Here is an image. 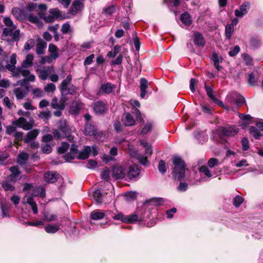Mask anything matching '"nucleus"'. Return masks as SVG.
<instances>
[{
  "instance_id": "1",
  "label": "nucleus",
  "mask_w": 263,
  "mask_h": 263,
  "mask_svg": "<svg viewBox=\"0 0 263 263\" xmlns=\"http://www.w3.org/2000/svg\"><path fill=\"white\" fill-rule=\"evenodd\" d=\"M173 164L175 165L173 172L174 177L178 180L183 179L189 180V177L185 175L186 169L184 161L181 158L175 156L173 158Z\"/></svg>"
},
{
  "instance_id": "2",
  "label": "nucleus",
  "mask_w": 263,
  "mask_h": 263,
  "mask_svg": "<svg viewBox=\"0 0 263 263\" xmlns=\"http://www.w3.org/2000/svg\"><path fill=\"white\" fill-rule=\"evenodd\" d=\"M58 129H54L53 135L57 139L67 137L70 142H73V137L70 135L71 129L65 120H61L59 123Z\"/></svg>"
},
{
  "instance_id": "3",
  "label": "nucleus",
  "mask_w": 263,
  "mask_h": 263,
  "mask_svg": "<svg viewBox=\"0 0 263 263\" xmlns=\"http://www.w3.org/2000/svg\"><path fill=\"white\" fill-rule=\"evenodd\" d=\"M140 144L145 148V156L139 155L137 152L132 149H129V154L132 157L136 158L141 164L146 165L148 163L147 158L152 154V148L151 145L144 140H141Z\"/></svg>"
},
{
  "instance_id": "4",
  "label": "nucleus",
  "mask_w": 263,
  "mask_h": 263,
  "mask_svg": "<svg viewBox=\"0 0 263 263\" xmlns=\"http://www.w3.org/2000/svg\"><path fill=\"white\" fill-rule=\"evenodd\" d=\"M25 12L26 14L24 18L38 26L42 25V22L38 16H41V14L40 12H37L36 4L32 3L29 4L25 8Z\"/></svg>"
},
{
  "instance_id": "5",
  "label": "nucleus",
  "mask_w": 263,
  "mask_h": 263,
  "mask_svg": "<svg viewBox=\"0 0 263 263\" xmlns=\"http://www.w3.org/2000/svg\"><path fill=\"white\" fill-rule=\"evenodd\" d=\"M72 76L68 75L61 82L59 88L62 96L66 98L67 95H75L77 93L78 87L71 84Z\"/></svg>"
},
{
  "instance_id": "6",
  "label": "nucleus",
  "mask_w": 263,
  "mask_h": 263,
  "mask_svg": "<svg viewBox=\"0 0 263 263\" xmlns=\"http://www.w3.org/2000/svg\"><path fill=\"white\" fill-rule=\"evenodd\" d=\"M239 129L236 125L220 126L217 129L218 134L221 137H233L236 135Z\"/></svg>"
},
{
  "instance_id": "7",
  "label": "nucleus",
  "mask_w": 263,
  "mask_h": 263,
  "mask_svg": "<svg viewBox=\"0 0 263 263\" xmlns=\"http://www.w3.org/2000/svg\"><path fill=\"white\" fill-rule=\"evenodd\" d=\"M140 172L141 170L138 165L135 164L130 165L128 170H126V180H137L139 178Z\"/></svg>"
},
{
  "instance_id": "8",
  "label": "nucleus",
  "mask_w": 263,
  "mask_h": 263,
  "mask_svg": "<svg viewBox=\"0 0 263 263\" xmlns=\"http://www.w3.org/2000/svg\"><path fill=\"white\" fill-rule=\"evenodd\" d=\"M111 176L114 179H126V170L119 165H115L112 169Z\"/></svg>"
},
{
  "instance_id": "9",
  "label": "nucleus",
  "mask_w": 263,
  "mask_h": 263,
  "mask_svg": "<svg viewBox=\"0 0 263 263\" xmlns=\"http://www.w3.org/2000/svg\"><path fill=\"white\" fill-rule=\"evenodd\" d=\"M32 119H30L29 121H27L24 117H20L17 120L13 121L12 124L13 125L27 130L32 128Z\"/></svg>"
},
{
  "instance_id": "10",
  "label": "nucleus",
  "mask_w": 263,
  "mask_h": 263,
  "mask_svg": "<svg viewBox=\"0 0 263 263\" xmlns=\"http://www.w3.org/2000/svg\"><path fill=\"white\" fill-rule=\"evenodd\" d=\"M250 3L245 2L240 7L239 9L235 10V15L236 17L241 18L246 14L250 8Z\"/></svg>"
},
{
  "instance_id": "11",
  "label": "nucleus",
  "mask_w": 263,
  "mask_h": 263,
  "mask_svg": "<svg viewBox=\"0 0 263 263\" xmlns=\"http://www.w3.org/2000/svg\"><path fill=\"white\" fill-rule=\"evenodd\" d=\"M94 111L96 114H103L107 109L106 104L102 101L95 102L92 104Z\"/></svg>"
},
{
  "instance_id": "12",
  "label": "nucleus",
  "mask_w": 263,
  "mask_h": 263,
  "mask_svg": "<svg viewBox=\"0 0 263 263\" xmlns=\"http://www.w3.org/2000/svg\"><path fill=\"white\" fill-rule=\"evenodd\" d=\"M84 7L82 0H74L70 9V13L75 15L81 11Z\"/></svg>"
},
{
  "instance_id": "13",
  "label": "nucleus",
  "mask_w": 263,
  "mask_h": 263,
  "mask_svg": "<svg viewBox=\"0 0 263 263\" xmlns=\"http://www.w3.org/2000/svg\"><path fill=\"white\" fill-rule=\"evenodd\" d=\"M60 175L56 172H47L44 174V180L47 183H53L57 181Z\"/></svg>"
},
{
  "instance_id": "14",
  "label": "nucleus",
  "mask_w": 263,
  "mask_h": 263,
  "mask_svg": "<svg viewBox=\"0 0 263 263\" xmlns=\"http://www.w3.org/2000/svg\"><path fill=\"white\" fill-rule=\"evenodd\" d=\"M78 146L74 144H72L70 152L65 155V159L67 161H70L78 157Z\"/></svg>"
},
{
  "instance_id": "15",
  "label": "nucleus",
  "mask_w": 263,
  "mask_h": 263,
  "mask_svg": "<svg viewBox=\"0 0 263 263\" xmlns=\"http://www.w3.org/2000/svg\"><path fill=\"white\" fill-rule=\"evenodd\" d=\"M67 100V98L65 97H62L60 102L56 98H54L52 100L51 106L54 109H64L65 108V103Z\"/></svg>"
},
{
  "instance_id": "16",
  "label": "nucleus",
  "mask_w": 263,
  "mask_h": 263,
  "mask_svg": "<svg viewBox=\"0 0 263 263\" xmlns=\"http://www.w3.org/2000/svg\"><path fill=\"white\" fill-rule=\"evenodd\" d=\"M29 92L26 87H20L13 90V92L18 100L22 99Z\"/></svg>"
},
{
  "instance_id": "17",
  "label": "nucleus",
  "mask_w": 263,
  "mask_h": 263,
  "mask_svg": "<svg viewBox=\"0 0 263 263\" xmlns=\"http://www.w3.org/2000/svg\"><path fill=\"white\" fill-rule=\"evenodd\" d=\"M9 170L11 174L8 177V178L14 183L16 180V178L20 175L21 172L19 171L18 167L15 166H11Z\"/></svg>"
},
{
  "instance_id": "18",
  "label": "nucleus",
  "mask_w": 263,
  "mask_h": 263,
  "mask_svg": "<svg viewBox=\"0 0 263 263\" xmlns=\"http://www.w3.org/2000/svg\"><path fill=\"white\" fill-rule=\"evenodd\" d=\"M122 121L125 126H133L135 124V120L129 112H125L122 117Z\"/></svg>"
},
{
  "instance_id": "19",
  "label": "nucleus",
  "mask_w": 263,
  "mask_h": 263,
  "mask_svg": "<svg viewBox=\"0 0 263 263\" xmlns=\"http://www.w3.org/2000/svg\"><path fill=\"white\" fill-rule=\"evenodd\" d=\"M16 64V54L15 53L12 54L10 58L9 63H8L6 65V68L9 71L12 72L13 73L15 71L16 67L15 64Z\"/></svg>"
},
{
  "instance_id": "20",
  "label": "nucleus",
  "mask_w": 263,
  "mask_h": 263,
  "mask_svg": "<svg viewBox=\"0 0 263 263\" xmlns=\"http://www.w3.org/2000/svg\"><path fill=\"white\" fill-rule=\"evenodd\" d=\"M91 152V147L89 146H85L83 149L79 153L77 158L79 159L85 160L89 157Z\"/></svg>"
},
{
  "instance_id": "21",
  "label": "nucleus",
  "mask_w": 263,
  "mask_h": 263,
  "mask_svg": "<svg viewBox=\"0 0 263 263\" xmlns=\"http://www.w3.org/2000/svg\"><path fill=\"white\" fill-rule=\"evenodd\" d=\"M194 43L195 45L199 47H203L205 45V41L203 35L199 32L194 33Z\"/></svg>"
},
{
  "instance_id": "22",
  "label": "nucleus",
  "mask_w": 263,
  "mask_h": 263,
  "mask_svg": "<svg viewBox=\"0 0 263 263\" xmlns=\"http://www.w3.org/2000/svg\"><path fill=\"white\" fill-rule=\"evenodd\" d=\"M140 84L141 91L140 97L142 98H144L147 93L146 89L148 87V81L144 78H141L140 80Z\"/></svg>"
},
{
  "instance_id": "23",
  "label": "nucleus",
  "mask_w": 263,
  "mask_h": 263,
  "mask_svg": "<svg viewBox=\"0 0 263 263\" xmlns=\"http://www.w3.org/2000/svg\"><path fill=\"white\" fill-rule=\"evenodd\" d=\"M96 127L94 125L87 122L85 124L83 133L86 135L92 136L96 134Z\"/></svg>"
},
{
  "instance_id": "24",
  "label": "nucleus",
  "mask_w": 263,
  "mask_h": 263,
  "mask_svg": "<svg viewBox=\"0 0 263 263\" xmlns=\"http://www.w3.org/2000/svg\"><path fill=\"white\" fill-rule=\"evenodd\" d=\"M205 89L207 95L212 100H213L214 102L216 103L219 105H222V102L221 101L217 99L214 95L213 90L211 87L208 86L206 85H205Z\"/></svg>"
},
{
  "instance_id": "25",
  "label": "nucleus",
  "mask_w": 263,
  "mask_h": 263,
  "mask_svg": "<svg viewBox=\"0 0 263 263\" xmlns=\"http://www.w3.org/2000/svg\"><path fill=\"white\" fill-rule=\"evenodd\" d=\"M11 13L17 19H23L25 18L26 14L25 8L21 9L19 8H14L12 9Z\"/></svg>"
},
{
  "instance_id": "26",
  "label": "nucleus",
  "mask_w": 263,
  "mask_h": 263,
  "mask_svg": "<svg viewBox=\"0 0 263 263\" xmlns=\"http://www.w3.org/2000/svg\"><path fill=\"white\" fill-rule=\"evenodd\" d=\"M51 69L50 67H48L39 69L38 70L39 78L43 80H46L51 73Z\"/></svg>"
},
{
  "instance_id": "27",
  "label": "nucleus",
  "mask_w": 263,
  "mask_h": 263,
  "mask_svg": "<svg viewBox=\"0 0 263 263\" xmlns=\"http://www.w3.org/2000/svg\"><path fill=\"white\" fill-rule=\"evenodd\" d=\"M39 134V131L37 129H33L29 132L24 139V141L27 143L31 142L36 138Z\"/></svg>"
},
{
  "instance_id": "28",
  "label": "nucleus",
  "mask_w": 263,
  "mask_h": 263,
  "mask_svg": "<svg viewBox=\"0 0 263 263\" xmlns=\"http://www.w3.org/2000/svg\"><path fill=\"white\" fill-rule=\"evenodd\" d=\"M26 68L22 66L17 67L15 71L13 73L14 76L19 77L20 74H21L24 77H27L30 73V72Z\"/></svg>"
},
{
  "instance_id": "29",
  "label": "nucleus",
  "mask_w": 263,
  "mask_h": 263,
  "mask_svg": "<svg viewBox=\"0 0 263 263\" xmlns=\"http://www.w3.org/2000/svg\"><path fill=\"white\" fill-rule=\"evenodd\" d=\"M83 107V104L82 103L74 101L70 107V111L73 115L78 114Z\"/></svg>"
},
{
  "instance_id": "30",
  "label": "nucleus",
  "mask_w": 263,
  "mask_h": 263,
  "mask_svg": "<svg viewBox=\"0 0 263 263\" xmlns=\"http://www.w3.org/2000/svg\"><path fill=\"white\" fill-rule=\"evenodd\" d=\"M10 205L8 203H4L0 208V218L9 217Z\"/></svg>"
},
{
  "instance_id": "31",
  "label": "nucleus",
  "mask_w": 263,
  "mask_h": 263,
  "mask_svg": "<svg viewBox=\"0 0 263 263\" xmlns=\"http://www.w3.org/2000/svg\"><path fill=\"white\" fill-rule=\"evenodd\" d=\"M212 61L214 63V66L218 71L222 69V67L219 65L220 63L222 62V58L219 57L216 53H214L212 55Z\"/></svg>"
},
{
  "instance_id": "32",
  "label": "nucleus",
  "mask_w": 263,
  "mask_h": 263,
  "mask_svg": "<svg viewBox=\"0 0 263 263\" xmlns=\"http://www.w3.org/2000/svg\"><path fill=\"white\" fill-rule=\"evenodd\" d=\"M34 57L32 54H28L26 55L25 59L23 61L21 66L25 68H29L33 65Z\"/></svg>"
},
{
  "instance_id": "33",
  "label": "nucleus",
  "mask_w": 263,
  "mask_h": 263,
  "mask_svg": "<svg viewBox=\"0 0 263 263\" xmlns=\"http://www.w3.org/2000/svg\"><path fill=\"white\" fill-rule=\"evenodd\" d=\"M115 85H113L110 83H106L104 84H103L101 85V89L102 91L106 93V94H109L114 89H115Z\"/></svg>"
},
{
  "instance_id": "34",
  "label": "nucleus",
  "mask_w": 263,
  "mask_h": 263,
  "mask_svg": "<svg viewBox=\"0 0 263 263\" xmlns=\"http://www.w3.org/2000/svg\"><path fill=\"white\" fill-rule=\"evenodd\" d=\"M47 44L43 40L39 41L36 44V52L38 54L44 53Z\"/></svg>"
},
{
  "instance_id": "35",
  "label": "nucleus",
  "mask_w": 263,
  "mask_h": 263,
  "mask_svg": "<svg viewBox=\"0 0 263 263\" xmlns=\"http://www.w3.org/2000/svg\"><path fill=\"white\" fill-rule=\"evenodd\" d=\"M180 20L182 23L186 26H190L192 23L191 16L187 12H184L181 15Z\"/></svg>"
},
{
  "instance_id": "36",
  "label": "nucleus",
  "mask_w": 263,
  "mask_h": 263,
  "mask_svg": "<svg viewBox=\"0 0 263 263\" xmlns=\"http://www.w3.org/2000/svg\"><path fill=\"white\" fill-rule=\"evenodd\" d=\"M28 158V154L24 152H21L17 156V162L21 165H23L26 163Z\"/></svg>"
},
{
  "instance_id": "37",
  "label": "nucleus",
  "mask_w": 263,
  "mask_h": 263,
  "mask_svg": "<svg viewBox=\"0 0 263 263\" xmlns=\"http://www.w3.org/2000/svg\"><path fill=\"white\" fill-rule=\"evenodd\" d=\"M154 126V122L152 121H147L143 127L141 134L142 135L146 134L147 133L151 132L152 130L153 127Z\"/></svg>"
},
{
  "instance_id": "38",
  "label": "nucleus",
  "mask_w": 263,
  "mask_h": 263,
  "mask_svg": "<svg viewBox=\"0 0 263 263\" xmlns=\"http://www.w3.org/2000/svg\"><path fill=\"white\" fill-rule=\"evenodd\" d=\"M9 181L11 180L7 178L6 180L2 183V186L6 191H13L15 189L14 186Z\"/></svg>"
},
{
  "instance_id": "39",
  "label": "nucleus",
  "mask_w": 263,
  "mask_h": 263,
  "mask_svg": "<svg viewBox=\"0 0 263 263\" xmlns=\"http://www.w3.org/2000/svg\"><path fill=\"white\" fill-rule=\"evenodd\" d=\"M48 50L53 60H55L58 57V48L55 45L53 44L49 45Z\"/></svg>"
},
{
  "instance_id": "40",
  "label": "nucleus",
  "mask_w": 263,
  "mask_h": 263,
  "mask_svg": "<svg viewBox=\"0 0 263 263\" xmlns=\"http://www.w3.org/2000/svg\"><path fill=\"white\" fill-rule=\"evenodd\" d=\"M59 229V226L57 224H49L45 227V231L48 233H55Z\"/></svg>"
},
{
  "instance_id": "41",
  "label": "nucleus",
  "mask_w": 263,
  "mask_h": 263,
  "mask_svg": "<svg viewBox=\"0 0 263 263\" xmlns=\"http://www.w3.org/2000/svg\"><path fill=\"white\" fill-rule=\"evenodd\" d=\"M121 46L119 45H115L112 49V51L107 52V57L109 58H114L120 52L121 50Z\"/></svg>"
},
{
  "instance_id": "42",
  "label": "nucleus",
  "mask_w": 263,
  "mask_h": 263,
  "mask_svg": "<svg viewBox=\"0 0 263 263\" xmlns=\"http://www.w3.org/2000/svg\"><path fill=\"white\" fill-rule=\"evenodd\" d=\"M105 216V214L103 212L98 211H94L91 213L90 217L93 220H99L103 218Z\"/></svg>"
},
{
  "instance_id": "43",
  "label": "nucleus",
  "mask_w": 263,
  "mask_h": 263,
  "mask_svg": "<svg viewBox=\"0 0 263 263\" xmlns=\"http://www.w3.org/2000/svg\"><path fill=\"white\" fill-rule=\"evenodd\" d=\"M93 197L98 203H102L103 202V195L100 190H96L93 193Z\"/></svg>"
},
{
  "instance_id": "44",
  "label": "nucleus",
  "mask_w": 263,
  "mask_h": 263,
  "mask_svg": "<svg viewBox=\"0 0 263 263\" xmlns=\"http://www.w3.org/2000/svg\"><path fill=\"white\" fill-rule=\"evenodd\" d=\"M250 134L256 139H259L261 136L260 131L257 127L251 126L250 128Z\"/></svg>"
},
{
  "instance_id": "45",
  "label": "nucleus",
  "mask_w": 263,
  "mask_h": 263,
  "mask_svg": "<svg viewBox=\"0 0 263 263\" xmlns=\"http://www.w3.org/2000/svg\"><path fill=\"white\" fill-rule=\"evenodd\" d=\"M26 202L31 206L32 210L34 214H36L37 213V207L35 202L34 201L32 198H28L26 199Z\"/></svg>"
},
{
  "instance_id": "46",
  "label": "nucleus",
  "mask_w": 263,
  "mask_h": 263,
  "mask_svg": "<svg viewBox=\"0 0 263 263\" xmlns=\"http://www.w3.org/2000/svg\"><path fill=\"white\" fill-rule=\"evenodd\" d=\"M110 216L116 220H120L124 222L125 216L122 213H118L116 214L114 212H110Z\"/></svg>"
},
{
  "instance_id": "47",
  "label": "nucleus",
  "mask_w": 263,
  "mask_h": 263,
  "mask_svg": "<svg viewBox=\"0 0 263 263\" xmlns=\"http://www.w3.org/2000/svg\"><path fill=\"white\" fill-rule=\"evenodd\" d=\"M234 31V27L232 25H228L226 27L225 34L226 38L230 40Z\"/></svg>"
},
{
  "instance_id": "48",
  "label": "nucleus",
  "mask_w": 263,
  "mask_h": 263,
  "mask_svg": "<svg viewBox=\"0 0 263 263\" xmlns=\"http://www.w3.org/2000/svg\"><path fill=\"white\" fill-rule=\"evenodd\" d=\"M138 216L137 214H132L130 215L125 216L124 222L133 223L138 221Z\"/></svg>"
},
{
  "instance_id": "49",
  "label": "nucleus",
  "mask_w": 263,
  "mask_h": 263,
  "mask_svg": "<svg viewBox=\"0 0 263 263\" xmlns=\"http://www.w3.org/2000/svg\"><path fill=\"white\" fill-rule=\"evenodd\" d=\"M199 171L207 177H211L212 176L211 172L206 166H202L199 168Z\"/></svg>"
},
{
  "instance_id": "50",
  "label": "nucleus",
  "mask_w": 263,
  "mask_h": 263,
  "mask_svg": "<svg viewBox=\"0 0 263 263\" xmlns=\"http://www.w3.org/2000/svg\"><path fill=\"white\" fill-rule=\"evenodd\" d=\"M69 146V145L67 142H62L61 146L58 148V151L59 153L63 154L65 153L68 150Z\"/></svg>"
},
{
  "instance_id": "51",
  "label": "nucleus",
  "mask_w": 263,
  "mask_h": 263,
  "mask_svg": "<svg viewBox=\"0 0 263 263\" xmlns=\"http://www.w3.org/2000/svg\"><path fill=\"white\" fill-rule=\"evenodd\" d=\"M45 220L47 221H52L56 219L57 216L53 214H51L48 212H45L44 214Z\"/></svg>"
},
{
  "instance_id": "52",
  "label": "nucleus",
  "mask_w": 263,
  "mask_h": 263,
  "mask_svg": "<svg viewBox=\"0 0 263 263\" xmlns=\"http://www.w3.org/2000/svg\"><path fill=\"white\" fill-rule=\"evenodd\" d=\"M243 201V198L239 195H237L233 199V204L235 207L238 208Z\"/></svg>"
},
{
  "instance_id": "53",
  "label": "nucleus",
  "mask_w": 263,
  "mask_h": 263,
  "mask_svg": "<svg viewBox=\"0 0 263 263\" xmlns=\"http://www.w3.org/2000/svg\"><path fill=\"white\" fill-rule=\"evenodd\" d=\"M4 23L7 27H12L16 28V26L14 25L12 21L9 17H5L4 18Z\"/></svg>"
},
{
  "instance_id": "54",
  "label": "nucleus",
  "mask_w": 263,
  "mask_h": 263,
  "mask_svg": "<svg viewBox=\"0 0 263 263\" xmlns=\"http://www.w3.org/2000/svg\"><path fill=\"white\" fill-rule=\"evenodd\" d=\"M123 59V55L122 54H119L117 58L110 62L111 65H120L122 64Z\"/></svg>"
},
{
  "instance_id": "55",
  "label": "nucleus",
  "mask_w": 263,
  "mask_h": 263,
  "mask_svg": "<svg viewBox=\"0 0 263 263\" xmlns=\"http://www.w3.org/2000/svg\"><path fill=\"white\" fill-rule=\"evenodd\" d=\"M116 8L115 6L111 5L103 9V12L106 15H111L115 12Z\"/></svg>"
},
{
  "instance_id": "56",
  "label": "nucleus",
  "mask_w": 263,
  "mask_h": 263,
  "mask_svg": "<svg viewBox=\"0 0 263 263\" xmlns=\"http://www.w3.org/2000/svg\"><path fill=\"white\" fill-rule=\"evenodd\" d=\"M35 45V41L33 39H30L27 41L24 45V49L26 50H29Z\"/></svg>"
},
{
  "instance_id": "57",
  "label": "nucleus",
  "mask_w": 263,
  "mask_h": 263,
  "mask_svg": "<svg viewBox=\"0 0 263 263\" xmlns=\"http://www.w3.org/2000/svg\"><path fill=\"white\" fill-rule=\"evenodd\" d=\"M35 195H39L41 198H44L46 195V191L42 187H39L35 189Z\"/></svg>"
},
{
  "instance_id": "58",
  "label": "nucleus",
  "mask_w": 263,
  "mask_h": 263,
  "mask_svg": "<svg viewBox=\"0 0 263 263\" xmlns=\"http://www.w3.org/2000/svg\"><path fill=\"white\" fill-rule=\"evenodd\" d=\"M49 12L52 15L54 19L58 18L61 15V11L58 9H50Z\"/></svg>"
},
{
  "instance_id": "59",
  "label": "nucleus",
  "mask_w": 263,
  "mask_h": 263,
  "mask_svg": "<svg viewBox=\"0 0 263 263\" xmlns=\"http://www.w3.org/2000/svg\"><path fill=\"white\" fill-rule=\"evenodd\" d=\"M55 90V85L53 83H49L44 87V90L47 92H52Z\"/></svg>"
},
{
  "instance_id": "60",
  "label": "nucleus",
  "mask_w": 263,
  "mask_h": 263,
  "mask_svg": "<svg viewBox=\"0 0 263 263\" xmlns=\"http://www.w3.org/2000/svg\"><path fill=\"white\" fill-rule=\"evenodd\" d=\"M242 145V149L243 151H247L249 148V141L246 138H243L241 141Z\"/></svg>"
},
{
  "instance_id": "61",
  "label": "nucleus",
  "mask_w": 263,
  "mask_h": 263,
  "mask_svg": "<svg viewBox=\"0 0 263 263\" xmlns=\"http://www.w3.org/2000/svg\"><path fill=\"white\" fill-rule=\"evenodd\" d=\"M158 170L162 174H164L165 173L166 171L165 164L163 160H160L159 161L158 164Z\"/></svg>"
},
{
  "instance_id": "62",
  "label": "nucleus",
  "mask_w": 263,
  "mask_h": 263,
  "mask_svg": "<svg viewBox=\"0 0 263 263\" xmlns=\"http://www.w3.org/2000/svg\"><path fill=\"white\" fill-rule=\"evenodd\" d=\"M3 103L5 106L8 107L9 109H11L14 106L13 103L11 102L8 97H6L3 99Z\"/></svg>"
},
{
  "instance_id": "63",
  "label": "nucleus",
  "mask_w": 263,
  "mask_h": 263,
  "mask_svg": "<svg viewBox=\"0 0 263 263\" xmlns=\"http://www.w3.org/2000/svg\"><path fill=\"white\" fill-rule=\"evenodd\" d=\"M218 164V160L216 158H212L208 161V164L211 168L214 167Z\"/></svg>"
},
{
  "instance_id": "64",
  "label": "nucleus",
  "mask_w": 263,
  "mask_h": 263,
  "mask_svg": "<svg viewBox=\"0 0 263 263\" xmlns=\"http://www.w3.org/2000/svg\"><path fill=\"white\" fill-rule=\"evenodd\" d=\"M240 51V47L239 46L236 45L234 48L230 50L229 52V54L231 57L236 55Z\"/></svg>"
}]
</instances>
